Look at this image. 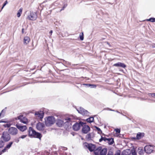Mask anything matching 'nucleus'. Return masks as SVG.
Listing matches in <instances>:
<instances>
[{
    "label": "nucleus",
    "mask_w": 155,
    "mask_h": 155,
    "mask_svg": "<svg viewBox=\"0 0 155 155\" xmlns=\"http://www.w3.org/2000/svg\"><path fill=\"white\" fill-rule=\"evenodd\" d=\"M22 8H21L18 12L17 16L18 17H19L21 16V14L22 11Z\"/></svg>",
    "instance_id": "nucleus-27"
},
{
    "label": "nucleus",
    "mask_w": 155,
    "mask_h": 155,
    "mask_svg": "<svg viewBox=\"0 0 155 155\" xmlns=\"http://www.w3.org/2000/svg\"><path fill=\"white\" fill-rule=\"evenodd\" d=\"M8 2L7 0H6L5 1V2H4V3L3 4V6L2 8L1 9H2L8 3Z\"/></svg>",
    "instance_id": "nucleus-37"
},
{
    "label": "nucleus",
    "mask_w": 155,
    "mask_h": 155,
    "mask_svg": "<svg viewBox=\"0 0 155 155\" xmlns=\"http://www.w3.org/2000/svg\"><path fill=\"white\" fill-rule=\"evenodd\" d=\"M44 113L42 111H36L35 112V115H37L39 118L40 119H41L44 117Z\"/></svg>",
    "instance_id": "nucleus-16"
},
{
    "label": "nucleus",
    "mask_w": 155,
    "mask_h": 155,
    "mask_svg": "<svg viewBox=\"0 0 155 155\" xmlns=\"http://www.w3.org/2000/svg\"><path fill=\"white\" fill-rule=\"evenodd\" d=\"M0 123H6V122L2 120H0Z\"/></svg>",
    "instance_id": "nucleus-48"
},
{
    "label": "nucleus",
    "mask_w": 155,
    "mask_h": 155,
    "mask_svg": "<svg viewBox=\"0 0 155 155\" xmlns=\"http://www.w3.org/2000/svg\"><path fill=\"white\" fill-rule=\"evenodd\" d=\"M63 148L64 149H63V150H66L67 149V148H66V147H64Z\"/></svg>",
    "instance_id": "nucleus-52"
},
{
    "label": "nucleus",
    "mask_w": 155,
    "mask_h": 155,
    "mask_svg": "<svg viewBox=\"0 0 155 155\" xmlns=\"http://www.w3.org/2000/svg\"><path fill=\"white\" fill-rule=\"evenodd\" d=\"M55 122V118L53 116L48 117L47 120L45 121V124L47 126H50Z\"/></svg>",
    "instance_id": "nucleus-5"
},
{
    "label": "nucleus",
    "mask_w": 155,
    "mask_h": 155,
    "mask_svg": "<svg viewBox=\"0 0 155 155\" xmlns=\"http://www.w3.org/2000/svg\"><path fill=\"white\" fill-rule=\"evenodd\" d=\"M106 42V43H107V44L108 45H109L110 47V46H111V45H110V43H109L108 42Z\"/></svg>",
    "instance_id": "nucleus-49"
},
{
    "label": "nucleus",
    "mask_w": 155,
    "mask_h": 155,
    "mask_svg": "<svg viewBox=\"0 0 155 155\" xmlns=\"http://www.w3.org/2000/svg\"><path fill=\"white\" fill-rule=\"evenodd\" d=\"M7 149H8L7 148H6V147H5L2 150V153H4L6 151Z\"/></svg>",
    "instance_id": "nucleus-42"
},
{
    "label": "nucleus",
    "mask_w": 155,
    "mask_h": 155,
    "mask_svg": "<svg viewBox=\"0 0 155 155\" xmlns=\"http://www.w3.org/2000/svg\"><path fill=\"white\" fill-rule=\"evenodd\" d=\"M144 134L142 133H138L137 134L136 137H133L134 139L139 140L142 138L144 136Z\"/></svg>",
    "instance_id": "nucleus-20"
},
{
    "label": "nucleus",
    "mask_w": 155,
    "mask_h": 155,
    "mask_svg": "<svg viewBox=\"0 0 155 155\" xmlns=\"http://www.w3.org/2000/svg\"><path fill=\"white\" fill-rule=\"evenodd\" d=\"M148 21L152 22H155V18H149V19H148Z\"/></svg>",
    "instance_id": "nucleus-32"
},
{
    "label": "nucleus",
    "mask_w": 155,
    "mask_h": 155,
    "mask_svg": "<svg viewBox=\"0 0 155 155\" xmlns=\"http://www.w3.org/2000/svg\"><path fill=\"white\" fill-rule=\"evenodd\" d=\"M82 35H80V39L82 41L84 39V35L83 32L82 33Z\"/></svg>",
    "instance_id": "nucleus-36"
},
{
    "label": "nucleus",
    "mask_w": 155,
    "mask_h": 155,
    "mask_svg": "<svg viewBox=\"0 0 155 155\" xmlns=\"http://www.w3.org/2000/svg\"><path fill=\"white\" fill-rule=\"evenodd\" d=\"M28 133V136L30 137L37 138L41 140L42 136L41 133L36 132L31 127H29Z\"/></svg>",
    "instance_id": "nucleus-1"
},
{
    "label": "nucleus",
    "mask_w": 155,
    "mask_h": 155,
    "mask_svg": "<svg viewBox=\"0 0 155 155\" xmlns=\"http://www.w3.org/2000/svg\"><path fill=\"white\" fill-rule=\"evenodd\" d=\"M4 127H9L11 126V124H6L3 125Z\"/></svg>",
    "instance_id": "nucleus-33"
},
{
    "label": "nucleus",
    "mask_w": 155,
    "mask_h": 155,
    "mask_svg": "<svg viewBox=\"0 0 155 155\" xmlns=\"http://www.w3.org/2000/svg\"><path fill=\"white\" fill-rule=\"evenodd\" d=\"M67 6V5H64L63 7H62V8L61 9V11H62V10H64V8H66Z\"/></svg>",
    "instance_id": "nucleus-44"
},
{
    "label": "nucleus",
    "mask_w": 155,
    "mask_h": 155,
    "mask_svg": "<svg viewBox=\"0 0 155 155\" xmlns=\"http://www.w3.org/2000/svg\"><path fill=\"white\" fill-rule=\"evenodd\" d=\"M107 155H113V153L112 151L109 150Z\"/></svg>",
    "instance_id": "nucleus-38"
},
{
    "label": "nucleus",
    "mask_w": 155,
    "mask_h": 155,
    "mask_svg": "<svg viewBox=\"0 0 155 155\" xmlns=\"http://www.w3.org/2000/svg\"><path fill=\"white\" fill-rule=\"evenodd\" d=\"M122 155H137V153L134 148L131 150L127 149L122 152Z\"/></svg>",
    "instance_id": "nucleus-3"
},
{
    "label": "nucleus",
    "mask_w": 155,
    "mask_h": 155,
    "mask_svg": "<svg viewBox=\"0 0 155 155\" xmlns=\"http://www.w3.org/2000/svg\"><path fill=\"white\" fill-rule=\"evenodd\" d=\"M94 127L96 128V130L102 133V131L101 129L98 127H97L96 126H94Z\"/></svg>",
    "instance_id": "nucleus-35"
},
{
    "label": "nucleus",
    "mask_w": 155,
    "mask_h": 155,
    "mask_svg": "<svg viewBox=\"0 0 155 155\" xmlns=\"http://www.w3.org/2000/svg\"><path fill=\"white\" fill-rule=\"evenodd\" d=\"M53 31L52 30H51L50 31L49 33L51 34V35Z\"/></svg>",
    "instance_id": "nucleus-53"
},
{
    "label": "nucleus",
    "mask_w": 155,
    "mask_h": 155,
    "mask_svg": "<svg viewBox=\"0 0 155 155\" xmlns=\"http://www.w3.org/2000/svg\"><path fill=\"white\" fill-rule=\"evenodd\" d=\"M36 127L37 130H41L44 129L45 125L44 124L42 123L38 122L37 124Z\"/></svg>",
    "instance_id": "nucleus-14"
},
{
    "label": "nucleus",
    "mask_w": 155,
    "mask_h": 155,
    "mask_svg": "<svg viewBox=\"0 0 155 155\" xmlns=\"http://www.w3.org/2000/svg\"><path fill=\"white\" fill-rule=\"evenodd\" d=\"M107 140L108 139L107 138L104 137H103L102 136H101V138L99 139V141L100 142H101L103 140H104V141L106 142L107 141Z\"/></svg>",
    "instance_id": "nucleus-30"
},
{
    "label": "nucleus",
    "mask_w": 155,
    "mask_h": 155,
    "mask_svg": "<svg viewBox=\"0 0 155 155\" xmlns=\"http://www.w3.org/2000/svg\"><path fill=\"white\" fill-rule=\"evenodd\" d=\"M152 47L153 48H154L155 47V44L154 43H153L152 44Z\"/></svg>",
    "instance_id": "nucleus-45"
},
{
    "label": "nucleus",
    "mask_w": 155,
    "mask_h": 155,
    "mask_svg": "<svg viewBox=\"0 0 155 155\" xmlns=\"http://www.w3.org/2000/svg\"><path fill=\"white\" fill-rule=\"evenodd\" d=\"M9 134L12 135H15L18 133V130L15 127H11L9 128L8 130Z\"/></svg>",
    "instance_id": "nucleus-9"
},
{
    "label": "nucleus",
    "mask_w": 155,
    "mask_h": 155,
    "mask_svg": "<svg viewBox=\"0 0 155 155\" xmlns=\"http://www.w3.org/2000/svg\"><path fill=\"white\" fill-rule=\"evenodd\" d=\"M144 150H143V148L140 147L138 149V153L140 155H142L143 154Z\"/></svg>",
    "instance_id": "nucleus-26"
},
{
    "label": "nucleus",
    "mask_w": 155,
    "mask_h": 155,
    "mask_svg": "<svg viewBox=\"0 0 155 155\" xmlns=\"http://www.w3.org/2000/svg\"><path fill=\"white\" fill-rule=\"evenodd\" d=\"M30 41V38L28 36H25L24 38V43L26 45L29 43Z\"/></svg>",
    "instance_id": "nucleus-23"
},
{
    "label": "nucleus",
    "mask_w": 155,
    "mask_h": 155,
    "mask_svg": "<svg viewBox=\"0 0 155 155\" xmlns=\"http://www.w3.org/2000/svg\"><path fill=\"white\" fill-rule=\"evenodd\" d=\"M153 146L152 145L146 146L144 148V151L146 153H151L153 151Z\"/></svg>",
    "instance_id": "nucleus-6"
},
{
    "label": "nucleus",
    "mask_w": 155,
    "mask_h": 155,
    "mask_svg": "<svg viewBox=\"0 0 155 155\" xmlns=\"http://www.w3.org/2000/svg\"><path fill=\"white\" fill-rule=\"evenodd\" d=\"M84 85L86 86L87 87H89L90 86H91V88H94L96 87V85H94V84H84Z\"/></svg>",
    "instance_id": "nucleus-29"
},
{
    "label": "nucleus",
    "mask_w": 155,
    "mask_h": 155,
    "mask_svg": "<svg viewBox=\"0 0 155 155\" xmlns=\"http://www.w3.org/2000/svg\"><path fill=\"white\" fill-rule=\"evenodd\" d=\"M5 142L3 140H0V148L4 147L5 145Z\"/></svg>",
    "instance_id": "nucleus-31"
},
{
    "label": "nucleus",
    "mask_w": 155,
    "mask_h": 155,
    "mask_svg": "<svg viewBox=\"0 0 155 155\" xmlns=\"http://www.w3.org/2000/svg\"><path fill=\"white\" fill-rule=\"evenodd\" d=\"M37 18L36 12H30V15H28L26 18L27 19L32 21H35Z\"/></svg>",
    "instance_id": "nucleus-7"
},
{
    "label": "nucleus",
    "mask_w": 155,
    "mask_h": 155,
    "mask_svg": "<svg viewBox=\"0 0 155 155\" xmlns=\"http://www.w3.org/2000/svg\"><path fill=\"white\" fill-rule=\"evenodd\" d=\"M62 60L63 61H64L65 62V63L66 64H67V63L68 62V64L69 63V62H68L67 61H64V60H63V59H62Z\"/></svg>",
    "instance_id": "nucleus-50"
},
{
    "label": "nucleus",
    "mask_w": 155,
    "mask_h": 155,
    "mask_svg": "<svg viewBox=\"0 0 155 155\" xmlns=\"http://www.w3.org/2000/svg\"><path fill=\"white\" fill-rule=\"evenodd\" d=\"M77 110L79 113L83 115H88L89 112L83 108L80 107L79 109H77Z\"/></svg>",
    "instance_id": "nucleus-10"
},
{
    "label": "nucleus",
    "mask_w": 155,
    "mask_h": 155,
    "mask_svg": "<svg viewBox=\"0 0 155 155\" xmlns=\"http://www.w3.org/2000/svg\"><path fill=\"white\" fill-rule=\"evenodd\" d=\"M82 127L81 130L82 132L83 133L86 134L90 131V128L88 125H86V124H84L82 126Z\"/></svg>",
    "instance_id": "nucleus-11"
},
{
    "label": "nucleus",
    "mask_w": 155,
    "mask_h": 155,
    "mask_svg": "<svg viewBox=\"0 0 155 155\" xmlns=\"http://www.w3.org/2000/svg\"><path fill=\"white\" fill-rule=\"evenodd\" d=\"M107 141H108V144L110 145H112L114 143V139L112 138H107Z\"/></svg>",
    "instance_id": "nucleus-24"
},
{
    "label": "nucleus",
    "mask_w": 155,
    "mask_h": 155,
    "mask_svg": "<svg viewBox=\"0 0 155 155\" xmlns=\"http://www.w3.org/2000/svg\"><path fill=\"white\" fill-rule=\"evenodd\" d=\"M148 95L153 97L155 98V93H149Z\"/></svg>",
    "instance_id": "nucleus-34"
},
{
    "label": "nucleus",
    "mask_w": 155,
    "mask_h": 155,
    "mask_svg": "<svg viewBox=\"0 0 155 155\" xmlns=\"http://www.w3.org/2000/svg\"><path fill=\"white\" fill-rule=\"evenodd\" d=\"M94 117H91L86 119V121L88 123H91L94 122Z\"/></svg>",
    "instance_id": "nucleus-25"
},
{
    "label": "nucleus",
    "mask_w": 155,
    "mask_h": 155,
    "mask_svg": "<svg viewBox=\"0 0 155 155\" xmlns=\"http://www.w3.org/2000/svg\"><path fill=\"white\" fill-rule=\"evenodd\" d=\"M13 141H11L8 143L5 146L6 148H7L8 149L10 148L13 143Z\"/></svg>",
    "instance_id": "nucleus-28"
},
{
    "label": "nucleus",
    "mask_w": 155,
    "mask_h": 155,
    "mask_svg": "<svg viewBox=\"0 0 155 155\" xmlns=\"http://www.w3.org/2000/svg\"><path fill=\"white\" fill-rule=\"evenodd\" d=\"M27 136V135H23L22 136H21L19 138H22V139H24V138H25Z\"/></svg>",
    "instance_id": "nucleus-43"
},
{
    "label": "nucleus",
    "mask_w": 155,
    "mask_h": 155,
    "mask_svg": "<svg viewBox=\"0 0 155 155\" xmlns=\"http://www.w3.org/2000/svg\"><path fill=\"white\" fill-rule=\"evenodd\" d=\"M116 112L117 113H120L117 110Z\"/></svg>",
    "instance_id": "nucleus-55"
},
{
    "label": "nucleus",
    "mask_w": 155,
    "mask_h": 155,
    "mask_svg": "<svg viewBox=\"0 0 155 155\" xmlns=\"http://www.w3.org/2000/svg\"><path fill=\"white\" fill-rule=\"evenodd\" d=\"M1 138L5 142H7L10 140L11 136L10 134L6 131H4L3 132L2 136Z\"/></svg>",
    "instance_id": "nucleus-4"
},
{
    "label": "nucleus",
    "mask_w": 155,
    "mask_h": 155,
    "mask_svg": "<svg viewBox=\"0 0 155 155\" xmlns=\"http://www.w3.org/2000/svg\"><path fill=\"white\" fill-rule=\"evenodd\" d=\"M64 120L58 119L56 123L57 125L59 127L64 126Z\"/></svg>",
    "instance_id": "nucleus-15"
},
{
    "label": "nucleus",
    "mask_w": 155,
    "mask_h": 155,
    "mask_svg": "<svg viewBox=\"0 0 155 155\" xmlns=\"http://www.w3.org/2000/svg\"><path fill=\"white\" fill-rule=\"evenodd\" d=\"M85 146H86L90 152H92L94 151L96 149V146L95 145L91 143H85Z\"/></svg>",
    "instance_id": "nucleus-8"
},
{
    "label": "nucleus",
    "mask_w": 155,
    "mask_h": 155,
    "mask_svg": "<svg viewBox=\"0 0 155 155\" xmlns=\"http://www.w3.org/2000/svg\"><path fill=\"white\" fill-rule=\"evenodd\" d=\"M23 115H19L17 117V119L20 120V121L24 124H27L28 123L27 119L25 117H23Z\"/></svg>",
    "instance_id": "nucleus-12"
},
{
    "label": "nucleus",
    "mask_w": 155,
    "mask_h": 155,
    "mask_svg": "<svg viewBox=\"0 0 155 155\" xmlns=\"http://www.w3.org/2000/svg\"><path fill=\"white\" fill-rule=\"evenodd\" d=\"M19 138H15L14 140V141L17 143H18L19 142Z\"/></svg>",
    "instance_id": "nucleus-41"
},
{
    "label": "nucleus",
    "mask_w": 155,
    "mask_h": 155,
    "mask_svg": "<svg viewBox=\"0 0 155 155\" xmlns=\"http://www.w3.org/2000/svg\"><path fill=\"white\" fill-rule=\"evenodd\" d=\"M102 147H99L96 148L94 152V155H100Z\"/></svg>",
    "instance_id": "nucleus-21"
},
{
    "label": "nucleus",
    "mask_w": 155,
    "mask_h": 155,
    "mask_svg": "<svg viewBox=\"0 0 155 155\" xmlns=\"http://www.w3.org/2000/svg\"><path fill=\"white\" fill-rule=\"evenodd\" d=\"M107 149L106 148H103L102 147L100 155H106L107 152Z\"/></svg>",
    "instance_id": "nucleus-22"
},
{
    "label": "nucleus",
    "mask_w": 155,
    "mask_h": 155,
    "mask_svg": "<svg viewBox=\"0 0 155 155\" xmlns=\"http://www.w3.org/2000/svg\"><path fill=\"white\" fill-rule=\"evenodd\" d=\"M5 111V110L4 109H3V110H2L1 112V113L0 114H1L3 113V112H4V111Z\"/></svg>",
    "instance_id": "nucleus-51"
},
{
    "label": "nucleus",
    "mask_w": 155,
    "mask_h": 155,
    "mask_svg": "<svg viewBox=\"0 0 155 155\" xmlns=\"http://www.w3.org/2000/svg\"><path fill=\"white\" fill-rule=\"evenodd\" d=\"M113 66L117 67H120L124 68H125L126 67V65L125 64L120 62L114 64Z\"/></svg>",
    "instance_id": "nucleus-19"
},
{
    "label": "nucleus",
    "mask_w": 155,
    "mask_h": 155,
    "mask_svg": "<svg viewBox=\"0 0 155 155\" xmlns=\"http://www.w3.org/2000/svg\"><path fill=\"white\" fill-rule=\"evenodd\" d=\"M127 117V118H128V119H130H130H129V117Z\"/></svg>",
    "instance_id": "nucleus-56"
},
{
    "label": "nucleus",
    "mask_w": 155,
    "mask_h": 155,
    "mask_svg": "<svg viewBox=\"0 0 155 155\" xmlns=\"http://www.w3.org/2000/svg\"><path fill=\"white\" fill-rule=\"evenodd\" d=\"M114 155H122V153H121V154L120 155V151H117L116 152Z\"/></svg>",
    "instance_id": "nucleus-40"
},
{
    "label": "nucleus",
    "mask_w": 155,
    "mask_h": 155,
    "mask_svg": "<svg viewBox=\"0 0 155 155\" xmlns=\"http://www.w3.org/2000/svg\"><path fill=\"white\" fill-rule=\"evenodd\" d=\"M108 110H110V111H115L114 110H112V109L109 108H108Z\"/></svg>",
    "instance_id": "nucleus-47"
},
{
    "label": "nucleus",
    "mask_w": 155,
    "mask_h": 155,
    "mask_svg": "<svg viewBox=\"0 0 155 155\" xmlns=\"http://www.w3.org/2000/svg\"><path fill=\"white\" fill-rule=\"evenodd\" d=\"M94 136V134L93 132L89 133L87 134L86 136V139L87 140H92Z\"/></svg>",
    "instance_id": "nucleus-17"
},
{
    "label": "nucleus",
    "mask_w": 155,
    "mask_h": 155,
    "mask_svg": "<svg viewBox=\"0 0 155 155\" xmlns=\"http://www.w3.org/2000/svg\"><path fill=\"white\" fill-rule=\"evenodd\" d=\"M16 126L17 128L22 132L25 131L27 129L26 126H21L18 124H17Z\"/></svg>",
    "instance_id": "nucleus-18"
},
{
    "label": "nucleus",
    "mask_w": 155,
    "mask_h": 155,
    "mask_svg": "<svg viewBox=\"0 0 155 155\" xmlns=\"http://www.w3.org/2000/svg\"><path fill=\"white\" fill-rule=\"evenodd\" d=\"M21 33L22 34H24V29L23 28L22 29Z\"/></svg>",
    "instance_id": "nucleus-46"
},
{
    "label": "nucleus",
    "mask_w": 155,
    "mask_h": 155,
    "mask_svg": "<svg viewBox=\"0 0 155 155\" xmlns=\"http://www.w3.org/2000/svg\"><path fill=\"white\" fill-rule=\"evenodd\" d=\"M84 124H86V123H84L81 121H79L78 122H76L73 125V129L75 131H77L80 130L81 126H82Z\"/></svg>",
    "instance_id": "nucleus-2"
},
{
    "label": "nucleus",
    "mask_w": 155,
    "mask_h": 155,
    "mask_svg": "<svg viewBox=\"0 0 155 155\" xmlns=\"http://www.w3.org/2000/svg\"><path fill=\"white\" fill-rule=\"evenodd\" d=\"M116 132L117 133H120V129H119L118 128H117V129H116L115 130Z\"/></svg>",
    "instance_id": "nucleus-39"
},
{
    "label": "nucleus",
    "mask_w": 155,
    "mask_h": 155,
    "mask_svg": "<svg viewBox=\"0 0 155 155\" xmlns=\"http://www.w3.org/2000/svg\"><path fill=\"white\" fill-rule=\"evenodd\" d=\"M64 120H65L64 126L65 125L66 126H67V127L71 125V117L66 118Z\"/></svg>",
    "instance_id": "nucleus-13"
},
{
    "label": "nucleus",
    "mask_w": 155,
    "mask_h": 155,
    "mask_svg": "<svg viewBox=\"0 0 155 155\" xmlns=\"http://www.w3.org/2000/svg\"><path fill=\"white\" fill-rule=\"evenodd\" d=\"M3 153H2V151H1L0 152V155H1Z\"/></svg>",
    "instance_id": "nucleus-54"
}]
</instances>
